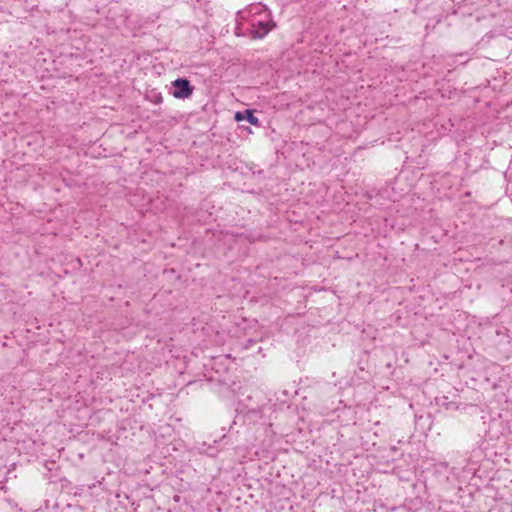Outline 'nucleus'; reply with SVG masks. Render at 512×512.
I'll return each mask as SVG.
<instances>
[{
	"label": "nucleus",
	"mask_w": 512,
	"mask_h": 512,
	"mask_svg": "<svg viewBox=\"0 0 512 512\" xmlns=\"http://www.w3.org/2000/svg\"><path fill=\"white\" fill-rule=\"evenodd\" d=\"M275 23L271 18L270 12H265V16L262 19L258 20L253 24V29L251 30V36L254 39H261L265 35H267L271 30L275 28Z\"/></svg>",
	"instance_id": "nucleus-1"
},
{
	"label": "nucleus",
	"mask_w": 512,
	"mask_h": 512,
	"mask_svg": "<svg viewBox=\"0 0 512 512\" xmlns=\"http://www.w3.org/2000/svg\"><path fill=\"white\" fill-rule=\"evenodd\" d=\"M173 86L174 91L172 94L175 98L178 99L188 98L193 92L190 82L184 78L176 79L173 82Z\"/></svg>",
	"instance_id": "nucleus-2"
},
{
	"label": "nucleus",
	"mask_w": 512,
	"mask_h": 512,
	"mask_svg": "<svg viewBox=\"0 0 512 512\" xmlns=\"http://www.w3.org/2000/svg\"><path fill=\"white\" fill-rule=\"evenodd\" d=\"M265 12H270L265 6L261 4H251L243 11H239L238 15L241 17V19H246L247 15L252 16H265Z\"/></svg>",
	"instance_id": "nucleus-3"
},
{
	"label": "nucleus",
	"mask_w": 512,
	"mask_h": 512,
	"mask_svg": "<svg viewBox=\"0 0 512 512\" xmlns=\"http://www.w3.org/2000/svg\"><path fill=\"white\" fill-rule=\"evenodd\" d=\"M236 121L247 120L251 125L259 126V119L253 114L252 110H245L243 112H236L234 116Z\"/></svg>",
	"instance_id": "nucleus-4"
},
{
	"label": "nucleus",
	"mask_w": 512,
	"mask_h": 512,
	"mask_svg": "<svg viewBox=\"0 0 512 512\" xmlns=\"http://www.w3.org/2000/svg\"><path fill=\"white\" fill-rule=\"evenodd\" d=\"M153 102H154L155 104H159V103H161V102H162V96H161L160 94H156V95L154 96Z\"/></svg>",
	"instance_id": "nucleus-5"
}]
</instances>
